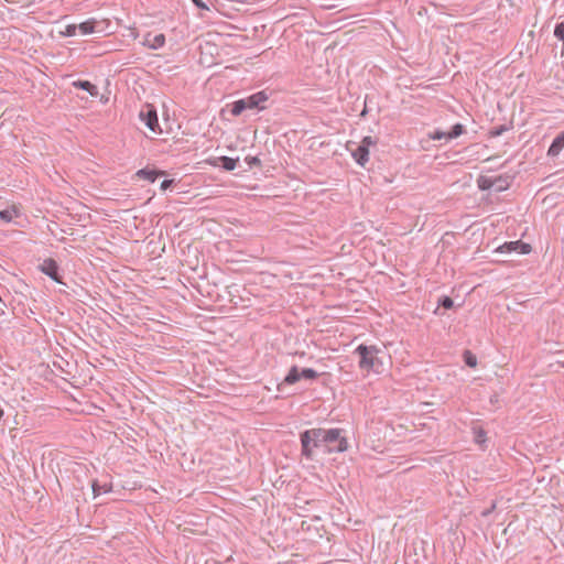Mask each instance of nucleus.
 Returning <instances> with one entry per match:
<instances>
[{
    "mask_svg": "<svg viewBox=\"0 0 564 564\" xmlns=\"http://www.w3.org/2000/svg\"><path fill=\"white\" fill-rule=\"evenodd\" d=\"M324 444L327 446V451L330 452H344L347 449V441L341 436V430L339 429H323Z\"/></svg>",
    "mask_w": 564,
    "mask_h": 564,
    "instance_id": "obj_4",
    "label": "nucleus"
},
{
    "mask_svg": "<svg viewBox=\"0 0 564 564\" xmlns=\"http://www.w3.org/2000/svg\"><path fill=\"white\" fill-rule=\"evenodd\" d=\"M274 94V90L265 88L248 96L247 98L227 102L225 106H260L262 102L270 100Z\"/></svg>",
    "mask_w": 564,
    "mask_h": 564,
    "instance_id": "obj_5",
    "label": "nucleus"
},
{
    "mask_svg": "<svg viewBox=\"0 0 564 564\" xmlns=\"http://www.w3.org/2000/svg\"><path fill=\"white\" fill-rule=\"evenodd\" d=\"M162 174L163 172L161 171L142 169L137 172L135 176L153 183L156 180V177Z\"/></svg>",
    "mask_w": 564,
    "mask_h": 564,
    "instance_id": "obj_14",
    "label": "nucleus"
},
{
    "mask_svg": "<svg viewBox=\"0 0 564 564\" xmlns=\"http://www.w3.org/2000/svg\"><path fill=\"white\" fill-rule=\"evenodd\" d=\"M489 512H490V510H486V511H484V512H482V516H485V517H486V516H488V514H489Z\"/></svg>",
    "mask_w": 564,
    "mask_h": 564,
    "instance_id": "obj_29",
    "label": "nucleus"
},
{
    "mask_svg": "<svg viewBox=\"0 0 564 564\" xmlns=\"http://www.w3.org/2000/svg\"><path fill=\"white\" fill-rule=\"evenodd\" d=\"M65 36H74L77 34V24H67L65 30L62 32Z\"/></svg>",
    "mask_w": 564,
    "mask_h": 564,
    "instance_id": "obj_23",
    "label": "nucleus"
},
{
    "mask_svg": "<svg viewBox=\"0 0 564 564\" xmlns=\"http://www.w3.org/2000/svg\"><path fill=\"white\" fill-rule=\"evenodd\" d=\"M257 161L256 158H252L251 160H249V163H254Z\"/></svg>",
    "mask_w": 564,
    "mask_h": 564,
    "instance_id": "obj_30",
    "label": "nucleus"
},
{
    "mask_svg": "<svg viewBox=\"0 0 564 564\" xmlns=\"http://www.w3.org/2000/svg\"><path fill=\"white\" fill-rule=\"evenodd\" d=\"M96 24H97L96 20H94V19L87 20L85 22L77 24V31H79V33L83 35L91 34L95 32Z\"/></svg>",
    "mask_w": 564,
    "mask_h": 564,
    "instance_id": "obj_16",
    "label": "nucleus"
},
{
    "mask_svg": "<svg viewBox=\"0 0 564 564\" xmlns=\"http://www.w3.org/2000/svg\"><path fill=\"white\" fill-rule=\"evenodd\" d=\"M354 352L359 356L358 366L360 370L365 371L367 375L370 371L377 373L381 371L382 361L378 357L380 349L377 346H366L361 344Z\"/></svg>",
    "mask_w": 564,
    "mask_h": 564,
    "instance_id": "obj_1",
    "label": "nucleus"
},
{
    "mask_svg": "<svg viewBox=\"0 0 564 564\" xmlns=\"http://www.w3.org/2000/svg\"><path fill=\"white\" fill-rule=\"evenodd\" d=\"M2 416H3V411H2V409L0 408V420L2 419Z\"/></svg>",
    "mask_w": 564,
    "mask_h": 564,
    "instance_id": "obj_32",
    "label": "nucleus"
},
{
    "mask_svg": "<svg viewBox=\"0 0 564 564\" xmlns=\"http://www.w3.org/2000/svg\"><path fill=\"white\" fill-rule=\"evenodd\" d=\"M19 215H20V212H19L18 207L14 205L0 212V218L4 223L12 221L14 218L19 217Z\"/></svg>",
    "mask_w": 564,
    "mask_h": 564,
    "instance_id": "obj_15",
    "label": "nucleus"
},
{
    "mask_svg": "<svg viewBox=\"0 0 564 564\" xmlns=\"http://www.w3.org/2000/svg\"><path fill=\"white\" fill-rule=\"evenodd\" d=\"M192 2L199 9L208 10L207 4L203 0H192Z\"/></svg>",
    "mask_w": 564,
    "mask_h": 564,
    "instance_id": "obj_25",
    "label": "nucleus"
},
{
    "mask_svg": "<svg viewBox=\"0 0 564 564\" xmlns=\"http://www.w3.org/2000/svg\"><path fill=\"white\" fill-rule=\"evenodd\" d=\"M317 376H318V373L314 369H311V368L299 369L296 366H293L290 369L289 373L285 376L283 382L281 384H279L278 389L280 390L281 387L284 384H294L297 381H300L301 379L314 380L317 378Z\"/></svg>",
    "mask_w": 564,
    "mask_h": 564,
    "instance_id": "obj_6",
    "label": "nucleus"
},
{
    "mask_svg": "<svg viewBox=\"0 0 564 564\" xmlns=\"http://www.w3.org/2000/svg\"><path fill=\"white\" fill-rule=\"evenodd\" d=\"M564 148V132L560 133L552 142L549 148L547 154L551 156H556Z\"/></svg>",
    "mask_w": 564,
    "mask_h": 564,
    "instance_id": "obj_13",
    "label": "nucleus"
},
{
    "mask_svg": "<svg viewBox=\"0 0 564 564\" xmlns=\"http://www.w3.org/2000/svg\"><path fill=\"white\" fill-rule=\"evenodd\" d=\"M40 269L43 273L52 278L56 282H62L61 276L58 275V265L57 262L53 259H45L41 265Z\"/></svg>",
    "mask_w": 564,
    "mask_h": 564,
    "instance_id": "obj_10",
    "label": "nucleus"
},
{
    "mask_svg": "<svg viewBox=\"0 0 564 564\" xmlns=\"http://www.w3.org/2000/svg\"><path fill=\"white\" fill-rule=\"evenodd\" d=\"M110 489H111V487L108 486L107 484L99 485L97 481L93 482V491H94L95 496H98L102 492H108V491H110Z\"/></svg>",
    "mask_w": 564,
    "mask_h": 564,
    "instance_id": "obj_20",
    "label": "nucleus"
},
{
    "mask_svg": "<svg viewBox=\"0 0 564 564\" xmlns=\"http://www.w3.org/2000/svg\"><path fill=\"white\" fill-rule=\"evenodd\" d=\"M217 161L221 163V166L227 171H232L237 166V159H231L228 156H219L217 158Z\"/></svg>",
    "mask_w": 564,
    "mask_h": 564,
    "instance_id": "obj_18",
    "label": "nucleus"
},
{
    "mask_svg": "<svg viewBox=\"0 0 564 564\" xmlns=\"http://www.w3.org/2000/svg\"><path fill=\"white\" fill-rule=\"evenodd\" d=\"M367 115V108H362V111L360 113L361 117H365Z\"/></svg>",
    "mask_w": 564,
    "mask_h": 564,
    "instance_id": "obj_28",
    "label": "nucleus"
},
{
    "mask_svg": "<svg viewBox=\"0 0 564 564\" xmlns=\"http://www.w3.org/2000/svg\"><path fill=\"white\" fill-rule=\"evenodd\" d=\"M364 107H367V98L364 101Z\"/></svg>",
    "mask_w": 564,
    "mask_h": 564,
    "instance_id": "obj_34",
    "label": "nucleus"
},
{
    "mask_svg": "<svg viewBox=\"0 0 564 564\" xmlns=\"http://www.w3.org/2000/svg\"><path fill=\"white\" fill-rule=\"evenodd\" d=\"M464 360L467 366L474 368L477 365V358L474 354H471L469 350H466L464 352Z\"/></svg>",
    "mask_w": 564,
    "mask_h": 564,
    "instance_id": "obj_21",
    "label": "nucleus"
},
{
    "mask_svg": "<svg viewBox=\"0 0 564 564\" xmlns=\"http://www.w3.org/2000/svg\"><path fill=\"white\" fill-rule=\"evenodd\" d=\"M324 444L323 429L306 430L301 434L302 454L312 458L313 449Z\"/></svg>",
    "mask_w": 564,
    "mask_h": 564,
    "instance_id": "obj_2",
    "label": "nucleus"
},
{
    "mask_svg": "<svg viewBox=\"0 0 564 564\" xmlns=\"http://www.w3.org/2000/svg\"><path fill=\"white\" fill-rule=\"evenodd\" d=\"M376 144H377V139H375L372 137H365L358 145L364 147L365 149H367L369 151V148L373 147Z\"/></svg>",
    "mask_w": 564,
    "mask_h": 564,
    "instance_id": "obj_22",
    "label": "nucleus"
},
{
    "mask_svg": "<svg viewBox=\"0 0 564 564\" xmlns=\"http://www.w3.org/2000/svg\"><path fill=\"white\" fill-rule=\"evenodd\" d=\"M73 86L84 90V94L79 96L82 100L94 102L98 98L101 104L109 102V94H101L98 87L89 80H76Z\"/></svg>",
    "mask_w": 564,
    "mask_h": 564,
    "instance_id": "obj_3",
    "label": "nucleus"
},
{
    "mask_svg": "<svg viewBox=\"0 0 564 564\" xmlns=\"http://www.w3.org/2000/svg\"><path fill=\"white\" fill-rule=\"evenodd\" d=\"M347 150L350 151L354 160L361 166H365L369 161V151L355 142L347 143Z\"/></svg>",
    "mask_w": 564,
    "mask_h": 564,
    "instance_id": "obj_7",
    "label": "nucleus"
},
{
    "mask_svg": "<svg viewBox=\"0 0 564 564\" xmlns=\"http://www.w3.org/2000/svg\"><path fill=\"white\" fill-rule=\"evenodd\" d=\"M143 44L152 50H159L164 46L165 44V35L163 33H159L155 35H152L151 33H148L144 36Z\"/></svg>",
    "mask_w": 564,
    "mask_h": 564,
    "instance_id": "obj_12",
    "label": "nucleus"
},
{
    "mask_svg": "<svg viewBox=\"0 0 564 564\" xmlns=\"http://www.w3.org/2000/svg\"><path fill=\"white\" fill-rule=\"evenodd\" d=\"M144 106L150 107V106H153V105L150 104V102H145Z\"/></svg>",
    "mask_w": 564,
    "mask_h": 564,
    "instance_id": "obj_33",
    "label": "nucleus"
},
{
    "mask_svg": "<svg viewBox=\"0 0 564 564\" xmlns=\"http://www.w3.org/2000/svg\"><path fill=\"white\" fill-rule=\"evenodd\" d=\"M474 441L476 444L482 446L487 441V433L480 426L473 427Z\"/></svg>",
    "mask_w": 564,
    "mask_h": 564,
    "instance_id": "obj_17",
    "label": "nucleus"
},
{
    "mask_svg": "<svg viewBox=\"0 0 564 564\" xmlns=\"http://www.w3.org/2000/svg\"><path fill=\"white\" fill-rule=\"evenodd\" d=\"M173 184V180H165L161 184V189L166 191Z\"/></svg>",
    "mask_w": 564,
    "mask_h": 564,
    "instance_id": "obj_27",
    "label": "nucleus"
},
{
    "mask_svg": "<svg viewBox=\"0 0 564 564\" xmlns=\"http://www.w3.org/2000/svg\"><path fill=\"white\" fill-rule=\"evenodd\" d=\"M441 304H442V306H443L444 308L449 310V308H452V307H453L454 302H453V300H452L451 297L445 296V297L442 300Z\"/></svg>",
    "mask_w": 564,
    "mask_h": 564,
    "instance_id": "obj_24",
    "label": "nucleus"
},
{
    "mask_svg": "<svg viewBox=\"0 0 564 564\" xmlns=\"http://www.w3.org/2000/svg\"><path fill=\"white\" fill-rule=\"evenodd\" d=\"M257 161L256 158H252L251 160H249V163H254Z\"/></svg>",
    "mask_w": 564,
    "mask_h": 564,
    "instance_id": "obj_31",
    "label": "nucleus"
},
{
    "mask_svg": "<svg viewBox=\"0 0 564 564\" xmlns=\"http://www.w3.org/2000/svg\"><path fill=\"white\" fill-rule=\"evenodd\" d=\"M231 116L237 117L239 116L245 108H227Z\"/></svg>",
    "mask_w": 564,
    "mask_h": 564,
    "instance_id": "obj_26",
    "label": "nucleus"
},
{
    "mask_svg": "<svg viewBox=\"0 0 564 564\" xmlns=\"http://www.w3.org/2000/svg\"><path fill=\"white\" fill-rule=\"evenodd\" d=\"M140 119L145 122L147 127L154 133H160L161 129L159 126V119L156 111L153 108H149L147 112L140 111Z\"/></svg>",
    "mask_w": 564,
    "mask_h": 564,
    "instance_id": "obj_9",
    "label": "nucleus"
},
{
    "mask_svg": "<svg viewBox=\"0 0 564 564\" xmlns=\"http://www.w3.org/2000/svg\"><path fill=\"white\" fill-rule=\"evenodd\" d=\"M497 251L499 252H519V253H529L530 252V246L527 243H523L521 241H511L506 242L502 246H500Z\"/></svg>",
    "mask_w": 564,
    "mask_h": 564,
    "instance_id": "obj_11",
    "label": "nucleus"
},
{
    "mask_svg": "<svg viewBox=\"0 0 564 564\" xmlns=\"http://www.w3.org/2000/svg\"><path fill=\"white\" fill-rule=\"evenodd\" d=\"M464 131V128L460 123H456L453 126V128L449 131H443V130H435L433 133H431V139L433 140H445L449 141L452 139H456L459 137Z\"/></svg>",
    "mask_w": 564,
    "mask_h": 564,
    "instance_id": "obj_8",
    "label": "nucleus"
},
{
    "mask_svg": "<svg viewBox=\"0 0 564 564\" xmlns=\"http://www.w3.org/2000/svg\"><path fill=\"white\" fill-rule=\"evenodd\" d=\"M554 36L562 42V53H564V21H560L555 24Z\"/></svg>",
    "mask_w": 564,
    "mask_h": 564,
    "instance_id": "obj_19",
    "label": "nucleus"
}]
</instances>
